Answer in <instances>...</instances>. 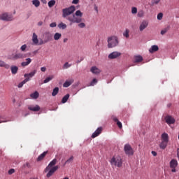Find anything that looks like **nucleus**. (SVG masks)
Masks as SVG:
<instances>
[{"label":"nucleus","instance_id":"23","mask_svg":"<svg viewBox=\"0 0 179 179\" xmlns=\"http://www.w3.org/2000/svg\"><path fill=\"white\" fill-rule=\"evenodd\" d=\"M47 153H48L47 151L43 152L42 154L40 155V156L38 157L37 161L41 162L44 157L47 155Z\"/></svg>","mask_w":179,"mask_h":179},{"label":"nucleus","instance_id":"47","mask_svg":"<svg viewBox=\"0 0 179 179\" xmlns=\"http://www.w3.org/2000/svg\"><path fill=\"white\" fill-rule=\"evenodd\" d=\"M50 27H57V22H52L50 24Z\"/></svg>","mask_w":179,"mask_h":179},{"label":"nucleus","instance_id":"61","mask_svg":"<svg viewBox=\"0 0 179 179\" xmlns=\"http://www.w3.org/2000/svg\"><path fill=\"white\" fill-rule=\"evenodd\" d=\"M66 41H68V39L64 38V43H66Z\"/></svg>","mask_w":179,"mask_h":179},{"label":"nucleus","instance_id":"28","mask_svg":"<svg viewBox=\"0 0 179 179\" xmlns=\"http://www.w3.org/2000/svg\"><path fill=\"white\" fill-rule=\"evenodd\" d=\"M38 96H40V94L37 91L30 94V97L34 99H38Z\"/></svg>","mask_w":179,"mask_h":179},{"label":"nucleus","instance_id":"15","mask_svg":"<svg viewBox=\"0 0 179 179\" xmlns=\"http://www.w3.org/2000/svg\"><path fill=\"white\" fill-rule=\"evenodd\" d=\"M36 73H37V70H34L32 72L29 73H25L24 76V78H26V79H30V78H33V76H34Z\"/></svg>","mask_w":179,"mask_h":179},{"label":"nucleus","instance_id":"36","mask_svg":"<svg viewBox=\"0 0 179 179\" xmlns=\"http://www.w3.org/2000/svg\"><path fill=\"white\" fill-rule=\"evenodd\" d=\"M32 4L34 5L36 8H38L40 6V1L39 0H33Z\"/></svg>","mask_w":179,"mask_h":179},{"label":"nucleus","instance_id":"11","mask_svg":"<svg viewBox=\"0 0 179 179\" xmlns=\"http://www.w3.org/2000/svg\"><path fill=\"white\" fill-rule=\"evenodd\" d=\"M149 26V22L146 20H143L139 26V30L140 31H143L146 27Z\"/></svg>","mask_w":179,"mask_h":179},{"label":"nucleus","instance_id":"12","mask_svg":"<svg viewBox=\"0 0 179 179\" xmlns=\"http://www.w3.org/2000/svg\"><path fill=\"white\" fill-rule=\"evenodd\" d=\"M28 110H29L30 111L36 112V111H40L41 108H40V106L38 105H36V106L30 105L28 106Z\"/></svg>","mask_w":179,"mask_h":179},{"label":"nucleus","instance_id":"20","mask_svg":"<svg viewBox=\"0 0 179 179\" xmlns=\"http://www.w3.org/2000/svg\"><path fill=\"white\" fill-rule=\"evenodd\" d=\"M0 67L5 68L6 69H9V68H10V66L8 64H6L5 62L0 60Z\"/></svg>","mask_w":179,"mask_h":179},{"label":"nucleus","instance_id":"10","mask_svg":"<svg viewBox=\"0 0 179 179\" xmlns=\"http://www.w3.org/2000/svg\"><path fill=\"white\" fill-rule=\"evenodd\" d=\"M118 57H121V52H113L112 53L109 54L108 58L109 59H115V58H118Z\"/></svg>","mask_w":179,"mask_h":179},{"label":"nucleus","instance_id":"49","mask_svg":"<svg viewBox=\"0 0 179 179\" xmlns=\"http://www.w3.org/2000/svg\"><path fill=\"white\" fill-rule=\"evenodd\" d=\"M15 173V169H12L8 171V174H13Z\"/></svg>","mask_w":179,"mask_h":179},{"label":"nucleus","instance_id":"40","mask_svg":"<svg viewBox=\"0 0 179 179\" xmlns=\"http://www.w3.org/2000/svg\"><path fill=\"white\" fill-rule=\"evenodd\" d=\"M71 66H72V64H69V62H66V63L63 65V69H68V68H71Z\"/></svg>","mask_w":179,"mask_h":179},{"label":"nucleus","instance_id":"19","mask_svg":"<svg viewBox=\"0 0 179 179\" xmlns=\"http://www.w3.org/2000/svg\"><path fill=\"white\" fill-rule=\"evenodd\" d=\"M143 61V57L141 55L134 56V62L136 64H138L139 62H142Z\"/></svg>","mask_w":179,"mask_h":179},{"label":"nucleus","instance_id":"27","mask_svg":"<svg viewBox=\"0 0 179 179\" xmlns=\"http://www.w3.org/2000/svg\"><path fill=\"white\" fill-rule=\"evenodd\" d=\"M59 92V88L58 87H56L55 88L53 89V91L52 92V96L53 97H55V96L58 94Z\"/></svg>","mask_w":179,"mask_h":179},{"label":"nucleus","instance_id":"58","mask_svg":"<svg viewBox=\"0 0 179 179\" xmlns=\"http://www.w3.org/2000/svg\"><path fill=\"white\" fill-rule=\"evenodd\" d=\"M179 148L178 149V152H177V157L179 159Z\"/></svg>","mask_w":179,"mask_h":179},{"label":"nucleus","instance_id":"32","mask_svg":"<svg viewBox=\"0 0 179 179\" xmlns=\"http://www.w3.org/2000/svg\"><path fill=\"white\" fill-rule=\"evenodd\" d=\"M66 27H67L66 24H64V22H61L58 24V28L62 29V30H65Z\"/></svg>","mask_w":179,"mask_h":179},{"label":"nucleus","instance_id":"1","mask_svg":"<svg viewBox=\"0 0 179 179\" xmlns=\"http://www.w3.org/2000/svg\"><path fill=\"white\" fill-rule=\"evenodd\" d=\"M76 10V7L75 6H71L69 8H63L62 17L70 22V26H72L73 23H77L80 29H85V27H86V24L82 22L83 20V18H82L83 16V13L80 12V10H78L75 14H73Z\"/></svg>","mask_w":179,"mask_h":179},{"label":"nucleus","instance_id":"52","mask_svg":"<svg viewBox=\"0 0 179 179\" xmlns=\"http://www.w3.org/2000/svg\"><path fill=\"white\" fill-rule=\"evenodd\" d=\"M151 153L152 156H155V157L157 156V152H156L155 151H152Z\"/></svg>","mask_w":179,"mask_h":179},{"label":"nucleus","instance_id":"46","mask_svg":"<svg viewBox=\"0 0 179 179\" xmlns=\"http://www.w3.org/2000/svg\"><path fill=\"white\" fill-rule=\"evenodd\" d=\"M161 0H152L153 5H157Z\"/></svg>","mask_w":179,"mask_h":179},{"label":"nucleus","instance_id":"34","mask_svg":"<svg viewBox=\"0 0 179 179\" xmlns=\"http://www.w3.org/2000/svg\"><path fill=\"white\" fill-rule=\"evenodd\" d=\"M137 16L138 17H143V16H145V11H143V10H138Z\"/></svg>","mask_w":179,"mask_h":179},{"label":"nucleus","instance_id":"3","mask_svg":"<svg viewBox=\"0 0 179 179\" xmlns=\"http://www.w3.org/2000/svg\"><path fill=\"white\" fill-rule=\"evenodd\" d=\"M118 44H119L118 37L113 36L108 38V48H114V47H117Z\"/></svg>","mask_w":179,"mask_h":179},{"label":"nucleus","instance_id":"5","mask_svg":"<svg viewBox=\"0 0 179 179\" xmlns=\"http://www.w3.org/2000/svg\"><path fill=\"white\" fill-rule=\"evenodd\" d=\"M27 55L23 54L22 52L16 53L15 55H12L10 56V59H12L13 61H16V59H22L23 58H27Z\"/></svg>","mask_w":179,"mask_h":179},{"label":"nucleus","instance_id":"59","mask_svg":"<svg viewBox=\"0 0 179 179\" xmlns=\"http://www.w3.org/2000/svg\"><path fill=\"white\" fill-rule=\"evenodd\" d=\"M171 106V103H168V104H167V108H170V106Z\"/></svg>","mask_w":179,"mask_h":179},{"label":"nucleus","instance_id":"64","mask_svg":"<svg viewBox=\"0 0 179 179\" xmlns=\"http://www.w3.org/2000/svg\"><path fill=\"white\" fill-rule=\"evenodd\" d=\"M90 1H94V0H90Z\"/></svg>","mask_w":179,"mask_h":179},{"label":"nucleus","instance_id":"53","mask_svg":"<svg viewBox=\"0 0 179 179\" xmlns=\"http://www.w3.org/2000/svg\"><path fill=\"white\" fill-rule=\"evenodd\" d=\"M94 10H96V12L99 13V8L96 6H94Z\"/></svg>","mask_w":179,"mask_h":179},{"label":"nucleus","instance_id":"50","mask_svg":"<svg viewBox=\"0 0 179 179\" xmlns=\"http://www.w3.org/2000/svg\"><path fill=\"white\" fill-rule=\"evenodd\" d=\"M41 72H45V71H47V68L45 66L41 67Z\"/></svg>","mask_w":179,"mask_h":179},{"label":"nucleus","instance_id":"39","mask_svg":"<svg viewBox=\"0 0 179 179\" xmlns=\"http://www.w3.org/2000/svg\"><path fill=\"white\" fill-rule=\"evenodd\" d=\"M123 36L124 37H126V38H129V29H126L123 33Z\"/></svg>","mask_w":179,"mask_h":179},{"label":"nucleus","instance_id":"57","mask_svg":"<svg viewBox=\"0 0 179 179\" xmlns=\"http://www.w3.org/2000/svg\"><path fill=\"white\" fill-rule=\"evenodd\" d=\"M0 118H1V116L0 115ZM2 122H6V121H3V120H0V124H2Z\"/></svg>","mask_w":179,"mask_h":179},{"label":"nucleus","instance_id":"62","mask_svg":"<svg viewBox=\"0 0 179 179\" xmlns=\"http://www.w3.org/2000/svg\"><path fill=\"white\" fill-rule=\"evenodd\" d=\"M44 3H47V1L45 0V2H44Z\"/></svg>","mask_w":179,"mask_h":179},{"label":"nucleus","instance_id":"38","mask_svg":"<svg viewBox=\"0 0 179 179\" xmlns=\"http://www.w3.org/2000/svg\"><path fill=\"white\" fill-rule=\"evenodd\" d=\"M55 0H50L48 3V5L49 6V8H52V6H54V5H55Z\"/></svg>","mask_w":179,"mask_h":179},{"label":"nucleus","instance_id":"42","mask_svg":"<svg viewBox=\"0 0 179 179\" xmlns=\"http://www.w3.org/2000/svg\"><path fill=\"white\" fill-rule=\"evenodd\" d=\"M96 83H97V79L94 78V79L91 81V83H90V86H94V85H96Z\"/></svg>","mask_w":179,"mask_h":179},{"label":"nucleus","instance_id":"24","mask_svg":"<svg viewBox=\"0 0 179 179\" xmlns=\"http://www.w3.org/2000/svg\"><path fill=\"white\" fill-rule=\"evenodd\" d=\"M32 41L34 43V44H38V38L37 37V34H36V33L33 34V36H32Z\"/></svg>","mask_w":179,"mask_h":179},{"label":"nucleus","instance_id":"31","mask_svg":"<svg viewBox=\"0 0 179 179\" xmlns=\"http://www.w3.org/2000/svg\"><path fill=\"white\" fill-rule=\"evenodd\" d=\"M69 99V94H66V95L62 98V103L63 104H65V103H66V101H68Z\"/></svg>","mask_w":179,"mask_h":179},{"label":"nucleus","instance_id":"48","mask_svg":"<svg viewBox=\"0 0 179 179\" xmlns=\"http://www.w3.org/2000/svg\"><path fill=\"white\" fill-rule=\"evenodd\" d=\"M23 167L25 168V167H28V168H30V164L29 162H27L26 164H24L23 165Z\"/></svg>","mask_w":179,"mask_h":179},{"label":"nucleus","instance_id":"8","mask_svg":"<svg viewBox=\"0 0 179 179\" xmlns=\"http://www.w3.org/2000/svg\"><path fill=\"white\" fill-rule=\"evenodd\" d=\"M44 37V43H48V41H51L52 40V34L50 33V31H45L43 34Z\"/></svg>","mask_w":179,"mask_h":179},{"label":"nucleus","instance_id":"2","mask_svg":"<svg viewBox=\"0 0 179 179\" xmlns=\"http://www.w3.org/2000/svg\"><path fill=\"white\" fill-rule=\"evenodd\" d=\"M55 164H57V159H54L52 162H50L48 166L45 168V173L48 171V173L46 175V177L48 178H50V177H51V176H52V174H54V173H55L57 170L59 169V166H55Z\"/></svg>","mask_w":179,"mask_h":179},{"label":"nucleus","instance_id":"16","mask_svg":"<svg viewBox=\"0 0 179 179\" xmlns=\"http://www.w3.org/2000/svg\"><path fill=\"white\" fill-rule=\"evenodd\" d=\"M169 164H170L171 169H176V167L178 166V162H177V159H172L171 160Z\"/></svg>","mask_w":179,"mask_h":179},{"label":"nucleus","instance_id":"54","mask_svg":"<svg viewBox=\"0 0 179 179\" xmlns=\"http://www.w3.org/2000/svg\"><path fill=\"white\" fill-rule=\"evenodd\" d=\"M82 61H83V57H81L80 60H77V64H80Z\"/></svg>","mask_w":179,"mask_h":179},{"label":"nucleus","instance_id":"60","mask_svg":"<svg viewBox=\"0 0 179 179\" xmlns=\"http://www.w3.org/2000/svg\"><path fill=\"white\" fill-rule=\"evenodd\" d=\"M42 44H44V42L43 41L40 42L39 45H41Z\"/></svg>","mask_w":179,"mask_h":179},{"label":"nucleus","instance_id":"45","mask_svg":"<svg viewBox=\"0 0 179 179\" xmlns=\"http://www.w3.org/2000/svg\"><path fill=\"white\" fill-rule=\"evenodd\" d=\"M157 18L158 20H162V19H163V14L162 13H159L157 15Z\"/></svg>","mask_w":179,"mask_h":179},{"label":"nucleus","instance_id":"29","mask_svg":"<svg viewBox=\"0 0 179 179\" xmlns=\"http://www.w3.org/2000/svg\"><path fill=\"white\" fill-rule=\"evenodd\" d=\"M113 121H115V122H117V127L121 129V128H122V123H121V122H120V120H118V118L117 117H114L113 118Z\"/></svg>","mask_w":179,"mask_h":179},{"label":"nucleus","instance_id":"18","mask_svg":"<svg viewBox=\"0 0 179 179\" xmlns=\"http://www.w3.org/2000/svg\"><path fill=\"white\" fill-rule=\"evenodd\" d=\"M156 51H159V46L156 45H153L151 48L149 49L150 54H153V52H156Z\"/></svg>","mask_w":179,"mask_h":179},{"label":"nucleus","instance_id":"26","mask_svg":"<svg viewBox=\"0 0 179 179\" xmlns=\"http://www.w3.org/2000/svg\"><path fill=\"white\" fill-rule=\"evenodd\" d=\"M29 80H30V78H25L22 82H21L18 84L17 87H19V88L23 87V85H25V83H27V82H29Z\"/></svg>","mask_w":179,"mask_h":179},{"label":"nucleus","instance_id":"25","mask_svg":"<svg viewBox=\"0 0 179 179\" xmlns=\"http://www.w3.org/2000/svg\"><path fill=\"white\" fill-rule=\"evenodd\" d=\"M168 143H169L168 141H162L159 145L160 149H163V150L166 149V148H167Z\"/></svg>","mask_w":179,"mask_h":179},{"label":"nucleus","instance_id":"7","mask_svg":"<svg viewBox=\"0 0 179 179\" xmlns=\"http://www.w3.org/2000/svg\"><path fill=\"white\" fill-rule=\"evenodd\" d=\"M1 20H6V22H10L13 20V16L12 15H8L6 13H3L0 15Z\"/></svg>","mask_w":179,"mask_h":179},{"label":"nucleus","instance_id":"63","mask_svg":"<svg viewBox=\"0 0 179 179\" xmlns=\"http://www.w3.org/2000/svg\"><path fill=\"white\" fill-rule=\"evenodd\" d=\"M31 179H38V178H31Z\"/></svg>","mask_w":179,"mask_h":179},{"label":"nucleus","instance_id":"55","mask_svg":"<svg viewBox=\"0 0 179 179\" xmlns=\"http://www.w3.org/2000/svg\"><path fill=\"white\" fill-rule=\"evenodd\" d=\"M38 26H43V21H40L38 22Z\"/></svg>","mask_w":179,"mask_h":179},{"label":"nucleus","instance_id":"22","mask_svg":"<svg viewBox=\"0 0 179 179\" xmlns=\"http://www.w3.org/2000/svg\"><path fill=\"white\" fill-rule=\"evenodd\" d=\"M10 69L13 75H16L17 73V71H19V68L16 66H11Z\"/></svg>","mask_w":179,"mask_h":179},{"label":"nucleus","instance_id":"21","mask_svg":"<svg viewBox=\"0 0 179 179\" xmlns=\"http://www.w3.org/2000/svg\"><path fill=\"white\" fill-rule=\"evenodd\" d=\"M162 141L169 142V134L167 133H164L161 136Z\"/></svg>","mask_w":179,"mask_h":179},{"label":"nucleus","instance_id":"41","mask_svg":"<svg viewBox=\"0 0 179 179\" xmlns=\"http://www.w3.org/2000/svg\"><path fill=\"white\" fill-rule=\"evenodd\" d=\"M131 13L132 15H136L138 13V8L136 7H132Z\"/></svg>","mask_w":179,"mask_h":179},{"label":"nucleus","instance_id":"9","mask_svg":"<svg viewBox=\"0 0 179 179\" xmlns=\"http://www.w3.org/2000/svg\"><path fill=\"white\" fill-rule=\"evenodd\" d=\"M164 120L168 125H171V124H175L176 122V119L171 115H166Z\"/></svg>","mask_w":179,"mask_h":179},{"label":"nucleus","instance_id":"13","mask_svg":"<svg viewBox=\"0 0 179 179\" xmlns=\"http://www.w3.org/2000/svg\"><path fill=\"white\" fill-rule=\"evenodd\" d=\"M101 131H103V128L99 127L92 135V138H97V136L101 134Z\"/></svg>","mask_w":179,"mask_h":179},{"label":"nucleus","instance_id":"30","mask_svg":"<svg viewBox=\"0 0 179 179\" xmlns=\"http://www.w3.org/2000/svg\"><path fill=\"white\" fill-rule=\"evenodd\" d=\"M72 83H73V80H69V81H66L63 86L64 87H69V86H71L72 85Z\"/></svg>","mask_w":179,"mask_h":179},{"label":"nucleus","instance_id":"37","mask_svg":"<svg viewBox=\"0 0 179 179\" xmlns=\"http://www.w3.org/2000/svg\"><path fill=\"white\" fill-rule=\"evenodd\" d=\"M72 162H73V156H71V157H69L64 163V166H65L66 164H68L69 163H72Z\"/></svg>","mask_w":179,"mask_h":179},{"label":"nucleus","instance_id":"43","mask_svg":"<svg viewBox=\"0 0 179 179\" xmlns=\"http://www.w3.org/2000/svg\"><path fill=\"white\" fill-rule=\"evenodd\" d=\"M169 31V28H165L161 31V34L164 36V34H166Z\"/></svg>","mask_w":179,"mask_h":179},{"label":"nucleus","instance_id":"4","mask_svg":"<svg viewBox=\"0 0 179 179\" xmlns=\"http://www.w3.org/2000/svg\"><path fill=\"white\" fill-rule=\"evenodd\" d=\"M110 163L111 166H115V167H122V159L120 156L113 157Z\"/></svg>","mask_w":179,"mask_h":179},{"label":"nucleus","instance_id":"33","mask_svg":"<svg viewBox=\"0 0 179 179\" xmlns=\"http://www.w3.org/2000/svg\"><path fill=\"white\" fill-rule=\"evenodd\" d=\"M61 37H62V34L57 32L54 35V40L58 41Z\"/></svg>","mask_w":179,"mask_h":179},{"label":"nucleus","instance_id":"14","mask_svg":"<svg viewBox=\"0 0 179 179\" xmlns=\"http://www.w3.org/2000/svg\"><path fill=\"white\" fill-rule=\"evenodd\" d=\"M90 71L92 73H94L95 75H99V73H100V72H101V70L99 68H97L96 66H92L90 69Z\"/></svg>","mask_w":179,"mask_h":179},{"label":"nucleus","instance_id":"56","mask_svg":"<svg viewBox=\"0 0 179 179\" xmlns=\"http://www.w3.org/2000/svg\"><path fill=\"white\" fill-rule=\"evenodd\" d=\"M172 169H171V171H172V173H176V171H177L176 170V168H171Z\"/></svg>","mask_w":179,"mask_h":179},{"label":"nucleus","instance_id":"51","mask_svg":"<svg viewBox=\"0 0 179 179\" xmlns=\"http://www.w3.org/2000/svg\"><path fill=\"white\" fill-rule=\"evenodd\" d=\"M72 3H74L75 5L79 3V0H73Z\"/></svg>","mask_w":179,"mask_h":179},{"label":"nucleus","instance_id":"44","mask_svg":"<svg viewBox=\"0 0 179 179\" xmlns=\"http://www.w3.org/2000/svg\"><path fill=\"white\" fill-rule=\"evenodd\" d=\"M26 48H27V45L24 44L21 46L20 50L21 51L24 52L26 51Z\"/></svg>","mask_w":179,"mask_h":179},{"label":"nucleus","instance_id":"17","mask_svg":"<svg viewBox=\"0 0 179 179\" xmlns=\"http://www.w3.org/2000/svg\"><path fill=\"white\" fill-rule=\"evenodd\" d=\"M25 61L26 62H22L21 63V66H23V67L27 66L30 65V64H31V58H27L25 59Z\"/></svg>","mask_w":179,"mask_h":179},{"label":"nucleus","instance_id":"35","mask_svg":"<svg viewBox=\"0 0 179 179\" xmlns=\"http://www.w3.org/2000/svg\"><path fill=\"white\" fill-rule=\"evenodd\" d=\"M52 79H54V76H49L43 80V83H48V82L52 80Z\"/></svg>","mask_w":179,"mask_h":179},{"label":"nucleus","instance_id":"6","mask_svg":"<svg viewBox=\"0 0 179 179\" xmlns=\"http://www.w3.org/2000/svg\"><path fill=\"white\" fill-rule=\"evenodd\" d=\"M124 150L128 156H132L134 155V149H132V147L129 144L124 145Z\"/></svg>","mask_w":179,"mask_h":179}]
</instances>
